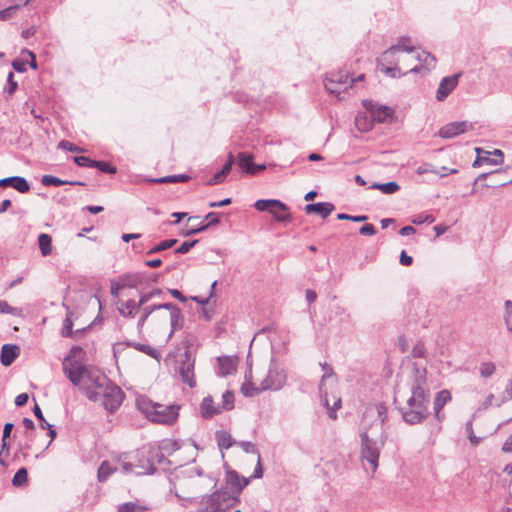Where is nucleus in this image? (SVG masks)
<instances>
[{"label": "nucleus", "mask_w": 512, "mask_h": 512, "mask_svg": "<svg viewBox=\"0 0 512 512\" xmlns=\"http://www.w3.org/2000/svg\"><path fill=\"white\" fill-rule=\"evenodd\" d=\"M79 351H81V348L74 346L64 358V374L89 400L100 402L108 412L116 411L123 402V391L118 386L112 384L99 370L75 360V353Z\"/></svg>", "instance_id": "f257e3e1"}, {"label": "nucleus", "mask_w": 512, "mask_h": 512, "mask_svg": "<svg viewBox=\"0 0 512 512\" xmlns=\"http://www.w3.org/2000/svg\"><path fill=\"white\" fill-rule=\"evenodd\" d=\"M79 351H81V348L74 346L64 358V374L89 400L100 402L108 412L116 411L123 402V391L118 386L112 384L99 370L75 360V353Z\"/></svg>", "instance_id": "f03ea898"}, {"label": "nucleus", "mask_w": 512, "mask_h": 512, "mask_svg": "<svg viewBox=\"0 0 512 512\" xmlns=\"http://www.w3.org/2000/svg\"><path fill=\"white\" fill-rule=\"evenodd\" d=\"M426 385V369L414 366L410 395L403 402L400 401L401 395L399 393L394 398L395 402L399 403L403 420L410 425L421 423L429 415L430 399Z\"/></svg>", "instance_id": "7ed1b4c3"}, {"label": "nucleus", "mask_w": 512, "mask_h": 512, "mask_svg": "<svg viewBox=\"0 0 512 512\" xmlns=\"http://www.w3.org/2000/svg\"><path fill=\"white\" fill-rule=\"evenodd\" d=\"M171 492L181 501V505L194 503L195 495L202 492L211 483L194 466L179 467L170 478Z\"/></svg>", "instance_id": "20e7f679"}, {"label": "nucleus", "mask_w": 512, "mask_h": 512, "mask_svg": "<svg viewBox=\"0 0 512 512\" xmlns=\"http://www.w3.org/2000/svg\"><path fill=\"white\" fill-rule=\"evenodd\" d=\"M361 437V461L367 472L374 474L378 468L381 449L384 447L387 435L380 423L372 424L369 429L363 428Z\"/></svg>", "instance_id": "39448f33"}, {"label": "nucleus", "mask_w": 512, "mask_h": 512, "mask_svg": "<svg viewBox=\"0 0 512 512\" xmlns=\"http://www.w3.org/2000/svg\"><path fill=\"white\" fill-rule=\"evenodd\" d=\"M287 381V375L284 368H282L273 359L270 362L266 374L259 380V385L253 381L251 369L245 374V382L241 386V392L246 397H253L263 391H279Z\"/></svg>", "instance_id": "423d86ee"}, {"label": "nucleus", "mask_w": 512, "mask_h": 512, "mask_svg": "<svg viewBox=\"0 0 512 512\" xmlns=\"http://www.w3.org/2000/svg\"><path fill=\"white\" fill-rule=\"evenodd\" d=\"M138 410L151 422L162 425H173L179 417L178 405H164L153 402L145 396L136 399Z\"/></svg>", "instance_id": "0eeeda50"}, {"label": "nucleus", "mask_w": 512, "mask_h": 512, "mask_svg": "<svg viewBox=\"0 0 512 512\" xmlns=\"http://www.w3.org/2000/svg\"><path fill=\"white\" fill-rule=\"evenodd\" d=\"M142 307V314L138 320V328L140 329L144 326L145 322L153 313L162 308L171 310V312H165V316L169 317V323L171 326L169 337H171L176 331L180 330L183 326L184 317L182 312L180 308L173 303L144 305Z\"/></svg>", "instance_id": "6e6552de"}, {"label": "nucleus", "mask_w": 512, "mask_h": 512, "mask_svg": "<svg viewBox=\"0 0 512 512\" xmlns=\"http://www.w3.org/2000/svg\"><path fill=\"white\" fill-rule=\"evenodd\" d=\"M136 457L137 463L121 462V472L130 473L134 472L137 475L153 474L156 471L153 461V451L149 448L141 449Z\"/></svg>", "instance_id": "1a4fd4ad"}, {"label": "nucleus", "mask_w": 512, "mask_h": 512, "mask_svg": "<svg viewBox=\"0 0 512 512\" xmlns=\"http://www.w3.org/2000/svg\"><path fill=\"white\" fill-rule=\"evenodd\" d=\"M322 370L324 371V374L322 376L319 390L322 397V402L324 406L327 408L328 415L331 419H336V410L341 407V398L337 396L332 397V405L330 404V398L328 397V394L325 389V381L333 376V369L328 366L326 363L322 364Z\"/></svg>", "instance_id": "9d476101"}, {"label": "nucleus", "mask_w": 512, "mask_h": 512, "mask_svg": "<svg viewBox=\"0 0 512 512\" xmlns=\"http://www.w3.org/2000/svg\"><path fill=\"white\" fill-rule=\"evenodd\" d=\"M415 51L414 47L411 45V39L407 36L399 37L397 43L390 48H388L383 53V61H386L388 64H397L400 61V53L406 52L407 54H411Z\"/></svg>", "instance_id": "9b49d317"}, {"label": "nucleus", "mask_w": 512, "mask_h": 512, "mask_svg": "<svg viewBox=\"0 0 512 512\" xmlns=\"http://www.w3.org/2000/svg\"><path fill=\"white\" fill-rule=\"evenodd\" d=\"M231 499V494L225 490H218L203 498V507L199 512H224V504Z\"/></svg>", "instance_id": "f8f14e48"}, {"label": "nucleus", "mask_w": 512, "mask_h": 512, "mask_svg": "<svg viewBox=\"0 0 512 512\" xmlns=\"http://www.w3.org/2000/svg\"><path fill=\"white\" fill-rule=\"evenodd\" d=\"M475 152L477 157L472 164L473 167H479L483 164L499 165L504 161V154L500 149L488 152L482 148H475Z\"/></svg>", "instance_id": "ddd939ff"}, {"label": "nucleus", "mask_w": 512, "mask_h": 512, "mask_svg": "<svg viewBox=\"0 0 512 512\" xmlns=\"http://www.w3.org/2000/svg\"><path fill=\"white\" fill-rule=\"evenodd\" d=\"M413 58H415L417 63L409 68L408 72L410 73L426 74L435 67L436 58L426 51L415 52Z\"/></svg>", "instance_id": "4468645a"}, {"label": "nucleus", "mask_w": 512, "mask_h": 512, "mask_svg": "<svg viewBox=\"0 0 512 512\" xmlns=\"http://www.w3.org/2000/svg\"><path fill=\"white\" fill-rule=\"evenodd\" d=\"M471 130H473V124L468 121L451 122L444 125L438 131V136L444 139H451Z\"/></svg>", "instance_id": "2eb2a0df"}, {"label": "nucleus", "mask_w": 512, "mask_h": 512, "mask_svg": "<svg viewBox=\"0 0 512 512\" xmlns=\"http://www.w3.org/2000/svg\"><path fill=\"white\" fill-rule=\"evenodd\" d=\"M184 357L185 359L181 361L179 366L180 376L183 382L193 388L196 385L194 380V359L191 358L188 352L184 354Z\"/></svg>", "instance_id": "dca6fc26"}, {"label": "nucleus", "mask_w": 512, "mask_h": 512, "mask_svg": "<svg viewBox=\"0 0 512 512\" xmlns=\"http://www.w3.org/2000/svg\"><path fill=\"white\" fill-rule=\"evenodd\" d=\"M459 76V74H454L444 77L440 81L439 87L436 91V99L438 101H444L448 95L456 88L458 85Z\"/></svg>", "instance_id": "f3484780"}, {"label": "nucleus", "mask_w": 512, "mask_h": 512, "mask_svg": "<svg viewBox=\"0 0 512 512\" xmlns=\"http://www.w3.org/2000/svg\"><path fill=\"white\" fill-rule=\"evenodd\" d=\"M326 79L343 87V89L346 91L347 88H349L353 85V83H355L357 81H362L364 79V74H360L357 78H349V76L346 72L339 71L337 73L328 74L326 76Z\"/></svg>", "instance_id": "a211bd4d"}, {"label": "nucleus", "mask_w": 512, "mask_h": 512, "mask_svg": "<svg viewBox=\"0 0 512 512\" xmlns=\"http://www.w3.org/2000/svg\"><path fill=\"white\" fill-rule=\"evenodd\" d=\"M237 164L248 174H255L258 170L265 169L264 165H254L253 156L245 152L239 153Z\"/></svg>", "instance_id": "6ab92c4d"}, {"label": "nucleus", "mask_w": 512, "mask_h": 512, "mask_svg": "<svg viewBox=\"0 0 512 512\" xmlns=\"http://www.w3.org/2000/svg\"><path fill=\"white\" fill-rule=\"evenodd\" d=\"M452 399L450 391L444 389L439 391L434 399V413L438 421L444 419V414L441 413L443 407Z\"/></svg>", "instance_id": "aec40b11"}, {"label": "nucleus", "mask_w": 512, "mask_h": 512, "mask_svg": "<svg viewBox=\"0 0 512 512\" xmlns=\"http://www.w3.org/2000/svg\"><path fill=\"white\" fill-rule=\"evenodd\" d=\"M334 209H335L334 205L329 202H318V203L307 204L305 206V212L307 214L317 213L323 219L327 218L334 211Z\"/></svg>", "instance_id": "412c9836"}, {"label": "nucleus", "mask_w": 512, "mask_h": 512, "mask_svg": "<svg viewBox=\"0 0 512 512\" xmlns=\"http://www.w3.org/2000/svg\"><path fill=\"white\" fill-rule=\"evenodd\" d=\"M234 163H235L234 156L230 153L228 155V159H227L226 163L223 165L222 169L207 181V185L212 186V185H217V184L224 182L226 176L230 173Z\"/></svg>", "instance_id": "4be33fe9"}, {"label": "nucleus", "mask_w": 512, "mask_h": 512, "mask_svg": "<svg viewBox=\"0 0 512 512\" xmlns=\"http://www.w3.org/2000/svg\"><path fill=\"white\" fill-rule=\"evenodd\" d=\"M220 405H216L213 398L205 397L200 404V413L203 418L209 419L221 413Z\"/></svg>", "instance_id": "5701e85b"}, {"label": "nucleus", "mask_w": 512, "mask_h": 512, "mask_svg": "<svg viewBox=\"0 0 512 512\" xmlns=\"http://www.w3.org/2000/svg\"><path fill=\"white\" fill-rule=\"evenodd\" d=\"M236 371V359L229 356L218 358L217 375L225 377L233 374Z\"/></svg>", "instance_id": "b1692460"}, {"label": "nucleus", "mask_w": 512, "mask_h": 512, "mask_svg": "<svg viewBox=\"0 0 512 512\" xmlns=\"http://www.w3.org/2000/svg\"><path fill=\"white\" fill-rule=\"evenodd\" d=\"M142 306L143 305L140 304V300L138 302H135L134 300H127L119 301L117 309L123 317H135Z\"/></svg>", "instance_id": "393cba45"}, {"label": "nucleus", "mask_w": 512, "mask_h": 512, "mask_svg": "<svg viewBox=\"0 0 512 512\" xmlns=\"http://www.w3.org/2000/svg\"><path fill=\"white\" fill-rule=\"evenodd\" d=\"M19 355V347L16 345L5 344L2 346L0 361L4 366H9Z\"/></svg>", "instance_id": "a878e982"}, {"label": "nucleus", "mask_w": 512, "mask_h": 512, "mask_svg": "<svg viewBox=\"0 0 512 512\" xmlns=\"http://www.w3.org/2000/svg\"><path fill=\"white\" fill-rule=\"evenodd\" d=\"M254 207L258 211H269V212H270V209H272V208H278L279 210H282L283 212L288 210V207L286 206V204H284L280 200H276V199L257 200L254 203Z\"/></svg>", "instance_id": "bb28decb"}, {"label": "nucleus", "mask_w": 512, "mask_h": 512, "mask_svg": "<svg viewBox=\"0 0 512 512\" xmlns=\"http://www.w3.org/2000/svg\"><path fill=\"white\" fill-rule=\"evenodd\" d=\"M377 67L381 72L387 74L388 76H390L392 78H397L402 75H405L406 73H409L408 70L405 73H402L401 67L398 63L391 65V64H388L386 61H383V55L378 60Z\"/></svg>", "instance_id": "cd10ccee"}, {"label": "nucleus", "mask_w": 512, "mask_h": 512, "mask_svg": "<svg viewBox=\"0 0 512 512\" xmlns=\"http://www.w3.org/2000/svg\"><path fill=\"white\" fill-rule=\"evenodd\" d=\"M371 110V117L374 121L383 123L386 122L389 118L393 116V109L387 106H372L370 108Z\"/></svg>", "instance_id": "c85d7f7f"}, {"label": "nucleus", "mask_w": 512, "mask_h": 512, "mask_svg": "<svg viewBox=\"0 0 512 512\" xmlns=\"http://www.w3.org/2000/svg\"><path fill=\"white\" fill-rule=\"evenodd\" d=\"M124 460H119L117 466H113L109 461H103L98 469L97 478L100 482H104L108 479V477L115 471H121V462Z\"/></svg>", "instance_id": "c756f323"}, {"label": "nucleus", "mask_w": 512, "mask_h": 512, "mask_svg": "<svg viewBox=\"0 0 512 512\" xmlns=\"http://www.w3.org/2000/svg\"><path fill=\"white\" fill-rule=\"evenodd\" d=\"M227 482L235 488V492L239 494L242 489L248 485L249 480L241 478L236 472H230L227 474Z\"/></svg>", "instance_id": "7c9ffc66"}, {"label": "nucleus", "mask_w": 512, "mask_h": 512, "mask_svg": "<svg viewBox=\"0 0 512 512\" xmlns=\"http://www.w3.org/2000/svg\"><path fill=\"white\" fill-rule=\"evenodd\" d=\"M216 440L218 447L221 450H226L232 447L234 444L236 445V441L232 438V436L226 431H217L216 432Z\"/></svg>", "instance_id": "2f4dec72"}, {"label": "nucleus", "mask_w": 512, "mask_h": 512, "mask_svg": "<svg viewBox=\"0 0 512 512\" xmlns=\"http://www.w3.org/2000/svg\"><path fill=\"white\" fill-rule=\"evenodd\" d=\"M41 183L44 186H60V185H64V184L84 185V183L80 182V181H65V180H61L60 178L55 177L53 175L42 176Z\"/></svg>", "instance_id": "473e14b6"}, {"label": "nucleus", "mask_w": 512, "mask_h": 512, "mask_svg": "<svg viewBox=\"0 0 512 512\" xmlns=\"http://www.w3.org/2000/svg\"><path fill=\"white\" fill-rule=\"evenodd\" d=\"M189 180V176L186 174H179V175H171V176H164L160 178H151L147 179L148 182L152 183H183Z\"/></svg>", "instance_id": "72a5a7b5"}, {"label": "nucleus", "mask_w": 512, "mask_h": 512, "mask_svg": "<svg viewBox=\"0 0 512 512\" xmlns=\"http://www.w3.org/2000/svg\"><path fill=\"white\" fill-rule=\"evenodd\" d=\"M38 245L42 256L46 257L52 252V238L46 233H42L38 236Z\"/></svg>", "instance_id": "f704fd0d"}, {"label": "nucleus", "mask_w": 512, "mask_h": 512, "mask_svg": "<svg viewBox=\"0 0 512 512\" xmlns=\"http://www.w3.org/2000/svg\"><path fill=\"white\" fill-rule=\"evenodd\" d=\"M199 217H189L185 227L181 230L180 235L187 237L190 235H194L206 230V226L194 227V224H191L193 221L197 220Z\"/></svg>", "instance_id": "c9c22d12"}, {"label": "nucleus", "mask_w": 512, "mask_h": 512, "mask_svg": "<svg viewBox=\"0 0 512 512\" xmlns=\"http://www.w3.org/2000/svg\"><path fill=\"white\" fill-rule=\"evenodd\" d=\"M370 188L380 190L382 193L389 195L396 193L400 186L397 182L391 181L388 183H373Z\"/></svg>", "instance_id": "e433bc0d"}, {"label": "nucleus", "mask_w": 512, "mask_h": 512, "mask_svg": "<svg viewBox=\"0 0 512 512\" xmlns=\"http://www.w3.org/2000/svg\"><path fill=\"white\" fill-rule=\"evenodd\" d=\"M30 2V0H25L23 4H15L11 5L3 10H0V21H7L13 17L15 11H17L21 6H25Z\"/></svg>", "instance_id": "4c0bfd02"}, {"label": "nucleus", "mask_w": 512, "mask_h": 512, "mask_svg": "<svg viewBox=\"0 0 512 512\" xmlns=\"http://www.w3.org/2000/svg\"><path fill=\"white\" fill-rule=\"evenodd\" d=\"M13 183L12 186L15 190L20 193H26L30 190V185L28 181L21 176H12Z\"/></svg>", "instance_id": "58836bf2"}, {"label": "nucleus", "mask_w": 512, "mask_h": 512, "mask_svg": "<svg viewBox=\"0 0 512 512\" xmlns=\"http://www.w3.org/2000/svg\"><path fill=\"white\" fill-rule=\"evenodd\" d=\"M147 508L138 502H126L118 507V512H143Z\"/></svg>", "instance_id": "ea45409f"}, {"label": "nucleus", "mask_w": 512, "mask_h": 512, "mask_svg": "<svg viewBox=\"0 0 512 512\" xmlns=\"http://www.w3.org/2000/svg\"><path fill=\"white\" fill-rule=\"evenodd\" d=\"M510 399H512V378L508 381L505 390L497 396L496 407H500Z\"/></svg>", "instance_id": "a19ab883"}, {"label": "nucleus", "mask_w": 512, "mask_h": 512, "mask_svg": "<svg viewBox=\"0 0 512 512\" xmlns=\"http://www.w3.org/2000/svg\"><path fill=\"white\" fill-rule=\"evenodd\" d=\"M128 345L132 346L136 350L141 351L153 358H158V356H159L158 351L149 345L136 343V342H130V343H128Z\"/></svg>", "instance_id": "79ce46f5"}, {"label": "nucleus", "mask_w": 512, "mask_h": 512, "mask_svg": "<svg viewBox=\"0 0 512 512\" xmlns=\"http://www.w3.org/2000/svg\"><path fill=\"white\" fill-rule=\"evenodd\" d=\"M10 314L13 316L21 317L23 311L21 308L10 306L5 300H0V314Z\"/></svg>", "instance_id": "37998d69"}, {"label": "nucleus", "mask_w": 512, "mask_h": 512, "mask_svg": "<svg viewBox=\"0 0 512 512\" xmlns=\"http://www.w3.org/2000/svg\"><path fill=\"white\" fill-rule=\"evenodd\" d=\"M177 243V239H167V240H163L161 241L159 244H157L156 246H154L153 248H151L147 254L148 255H151V254H154V253H158V252H161V251H164L166 249H169L171 247H173L175 244Z\"/></svg>", "instance_id": "c03bdc74"}, {"label": "nucleus", "mask_w": 512, "mask_h": 512, "mask_svg": "<svg viewBox=\"0 0 512 512\" xmlns=\"http://www.w3.org/2000/svg\"><path fill=\"white\" fill-rule=\"evenodd\" d=\"M28 480V472L25 468H20L12 479V484L16 487L23 485Z\"/></svg>", "instance_id": "a18cd8bd"}, {"label": "nucleus", "mask_w": 512, "mask_h": 512, "mask_svg": "<svg viewBox=\"0 0 512 512\" xmlns=\"http://www.w3.org/2000/svg\"><path fill=\"white\" fill-rule=\"evenodd\" d=\"M120 281L122 283L123 288H136L141 282V279L136 275H127L122 277Z\"/></svg>", "instance_id": "49530a36"}, {"label": "nucleus", "mask_w": 512, "mask_h": 512, "mask_svg": "<svg viewBox=\"0 0 512 512\" xmlns=\"http://www.w3.org/2000/svg\"><path fill=\"white\" fill-rule=\"evenodd\" d=\"M93 168H98L100 171L109 174H115L117 171L116 167L110 165L109 163L97 160L93 162Z\"/></svg>", "instance_id": "de8ad7c7"}, {"label": "nucleus", "mask_w": 512, "mask_h": 512, "mask_svg": "<svg viewBox=\"0 0 512 512\" xmlns=\"http://www.w3.org/2000/svg\"><path fill=\"white\" fill-rule=\"evenodd\" d=\"M223 404L221 410H231L234 407V395L230 391H226L222 395Z\"/></svg>", "instance_id": "09e8293b"}, {"label": "nucleus", "mask_w": 512, "mask_h": 512, "mask_svg": "<svg viewBox=\"0 0 512 512\" xmlns=\"http://www.w3.org/2000/svg\"><path fill=\"white\" fill-rule=\"evenodd\" d=\"M270 213L274 216V218L279 222H286L291 220V214L287 211L283 212L278 208L270 209Z\"/></svg>", "instance_id": "8fccbe9b"}, {"label": "nucleus", "mask_w": 512, "mask_h": 512, "mask_svg": "<svg viewBox=\"0 0 512 512\" xmlns=\"http://www.w3.org/2000/svg\"><path fill=\"white\" fill-rule=\"evenodd\" d=\"M236 445H238L246 453L256 454L257 456H258V454H260L256 445L250 441L236 442Z\"/></svg>", "instance_id": "3c124183"}, {"label": "nucleus", "mask_w": 512, "mask_h": 512, "mask_svg": "<svg viewBox=\"0 0 512 512\" xmlns=\"http://www.w3.org/2000/svg\"><path fill=\"white\" fill-rule=\"evenodd\" d=\"M324 86H325V89L327 90V92H329L330 94L339 95L345 91L343 89V87L337 85L336 83H333L332 81H330L326 78L324 81Z\"/></svg>", "instance_id": "603ef678"}, {"label": "nucleus", "mask_w": 512, "mask_h": 512, "mask_svg": "<svg viewBox=\"0 0 512 512\" xmlns=\"http://www.w3.org/2000/svg\"><path fill=\"white\" fill-rule=\"evenodd\" d=\"M417 174L419 175H422V174H425V173H434V174H437L439 175L440 177H445L446 176V173H440L439 170H437V168L433 167L432 165L430 164H425V165H422V166H419L417 168Z\"/></svg>", "instance_id": "864d4df0"}, {"label": "nucleus", "mask_w": 512, "mask_h": 512, "mask_svg": "<svg viewBox=\"0 0 512 512\" xmlns=\"http://www.w3.org/2000/svg\"><path fill=\"white\" fill-rule=\"evenodd\" d=\"M162 291L159 288L153 289L147 293H143L140 295V304L143 306L149 302L152 298L161 295Z\"/></svg>", "instance_id": "5fc2aeb1"}, {"label": "nucleus", "mask_w": 512, "mask_h": 512, "mask_svg": "<svg viewBox=\"0 0 512 512\" xmlns=\"http://www.w3.org/2000/svg\"><path fill=\"white\" fill-rule=\"evenodd\" d=\"M466 432H467V435H468V439L470 441V443L473 445V446H476L480 443V438L475 436L474 434V431H473V424H472V421H468L466 423Z\"/></svg>", "instance_id": "6e6d98bb"}, {"label": "nucleus", "mask_w": 512, "mask_h": 512, "mask_svg": "<svg viewBox=\"0 0 512 512\" xmlns=\"http://www.w3.org/2000/svg\"><path fill=\"white\" fill-rule=\"evenodd\" d=\"M495 371V365L491 362L482 363L480 366V374L484 378L490 377Z\"/></svg>", "instance_id": "4d7b16f0"}, {"label": "nucleus", "mask_w": 512, "mask_h": 512, "mask_svg": "<svg viewBox=\"0 0 512 512\" xmlns=\"http://www.w3.org/2000/svg\"><path fill=\"white\" fill-rule=\"evenodd\" d=\"M198 243V240H192V241H184L176 250L175 253L177 254H186L188 253L196 244Z\"/></svg>", "instance_id": "13d9d810"}, {"label": "nucleus", "mask_w": 512, "mask_h": 512, "mask_svg": "<svg viewBox=\"0 0 512 512\" xmlns=\"http://www.w3.org/2000/svg\"><path fill=\"white\" fill-rule=\"evenodd\" d=\"M33 413L37 417V419L40 421V427L42 429L50 428V423H48L46 421V419L44 418L43 413L38 404H35V406L33 408Z\"/></svg>", "instance_id": "bf43d9fd"}, {"label": "nucleus", "mask_w": 512, "mask_h": 512, "mask_svg": "<svg viewBox=\"0 0 512 512\" xmlns=\"http://www.w3.org/2000/svg\"><path fill=\"white\" fill-rule=\"evenodd\" d=\"M434 221H435V217L431 214H419L413 218L412 223L416 224V225H420L425 222L433 223Z\"/></svg>", "instance_id": "052dcab7"}, {"label": "nucleus", "mask_w": 512, "mask_h": 512, "mask_svg": "<svg viewBox=\"0 0 512 512\" xmlns=\"http://www.w3.org/2000/svg\"><path fill=\"white\" fill-rule=\"evenodd\" d=\"M17 86V82L14 81L13 72H9L7 76V86L4 88L5 92H7L9 95H12L16 91Z\"/></svg>", "instance_id": "680f3d73"}, {"label": "nucleus", "mask_w": 512, "mask_h": 512, "mask_svg": "<svg viewBox=\"0 0 512 512\" xmlns=\"http://www.w3.org/2000/svg\"><path fill=\"white\" fill-rule=\"evenodd\" d=\"M72 327H73L72 320H71L70 316L67 315V317L63 321V327H62V330H61L62 336L70 337L72 335V333H73L72 332Z\"/></svg>", "instance_id": "e2e57ef3"}, {"label": "nucleus", "mask_w": 512, "mask_h": 512, "mask_svg": "<svg viewBox=\"0 0 512 512\" xmlns=\"http://www.w3.org/2000/svg\"><path fill=\"white\" fill-rule=\"evenodd\" d=\"M496 400H497V396L491 393L480 404L478 409L479 410H486V409H488L491 406H495L496 407Z\"/></svg>", "instance_id": "0e129e2a"}, {"label": "nucleus", "mask_w": 512, "mask_h": 512, "mask_svg": "<svg viewBox=\"0 0 512 512\" xmlns=\"http://www.w3.org/2000/svg\"><path fill=\"white\" fill-rule=\"evenodd\" d=\"M375 411L377 413V420L373 424L380 423L381 427L383 428V423L386 420V414H387L386 407L383 405H378V406H376Z\"/></svg>", "instance_id": "69168bd1"}, {"label": "nucleus", "mask_w": 512, "mask_h": 512, "mask_svg": "<svg viewBox=\"0 0 512 512\" xmlns=\"http://www.w3.org/2000/svg\"><path fill=\"white\" fill-rule=\"evenodd\" d=\"M95 160H92L85 156H76L74 157V162L80 166V167H91L93 168V162Z\"/></svg>", "instance_id": "338daca9"}, {"label": "nucleus", "mask_w": 512, "mask_h": 512, "mask_svg": "<svg viewBox=\"0 0 512 512\" xmlns=\"http://www.w3.org/2000/svg\"><path fill=\"white\" fill-rule=\"evenodd\" d=\"M426 348L423 343H417L412 349V356L415 358H422L425 356Z\"/></svg>", "instance_id": "774afa93"}]
</instances>
